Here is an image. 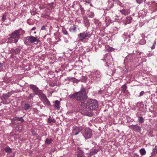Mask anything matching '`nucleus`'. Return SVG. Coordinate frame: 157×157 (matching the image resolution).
Returning <instances> with one entry per match:
<instances>
[{
	"instance_id": "1",
	"label": "nucleus",
	"mask_w": 157,
	"mask_h": 157,
	"mask_svg": "<svg viewBox=\"0 0 157 157\" xmlns=\"http://www.w3.org/2000/svg\"><path fill=\"white\" fill-rule=\"evenodd\" d=\"M69 97L71 99H75L81 105L88 108L90 110H95L98 108V103L96 100L90 99L86 101V90L83 87H82L79 91L70 94Z\"/></svg>"
},
{
	"instance_id": "2",
	"label": "nucleus",
	"mask_w": 157,
	"mask_h": 157,
	"mask_svg": "<svg viewBox=\"0 0 157 157\" xmlns=\"http://www.w3.org/2000/svg\"><path fill=\"white\" fill-rule=\"evenodd\" d=\"M21 30H22V29H20L13 32L11 34H9L10 37L8 38L9 39L12 43H17L20 37V33Z\"/></svg>"
},
{
	"instance_id": "3",
	"label": "nucleus",
	"mask_w": 157,
	"mask_h": 157,
	"mask_svg": "<svg viewBox=\"0 0 157 157\" xmlns=\"http://www.w3.org/2000/svg\"><path fill=\"white\" fill-rule=\"evenodd\" d=\"M89 32L86 31L81 33L78 35L79 37V40L82 42H85L86 40H88L91 36Z\"/></svg>"
},
{
	"instance_id": "4",
	"label": "nucleus",
	"mask_w": 157,
	"mask_h": 157,
	"mask_svg": "<svg viewBox=\"0 0 157 157\" xmlns=\"http://www.w3.org/2000/svg\"><path fill=\"white\" fill-rule=\"evenodd\" d=\"M101 78V74L100 71H97L95 73L91 76V79L93 82H96L99 81Z\"/></svg>"
},
{
	"instance_id": "5",
	"label": "nucleus",
	"mask_w": 157,
	"mask_h": 157,
	"mask_svg": "<svg viewBox=\"0 0 157 157\" xmlns=\"http://www.w3.org/2000/svg\"><path fill=\"white\" fill-rule=\"evenodd\" d=\"M92 135V130L90 128H86L84 129V132L83 134V136L85 139L90 138Z\"/></svg>"
},
{
	"instance_id": "6",
	"label": "nucleus",
	"mask_w": 157,
	"mask_h": 157,
	"mask_svg": "<svg viewBox=\"0 0 157 157\" xmlns=\"http://www.w3.org/2000/svg\"><path fill=\"white\" fill-rule=\"evenodd\" d=\"M29 86L30 89L32 90L33 93L36 95H38L41 93L42 91L40 90L36 85L31 84Z\"/></svg>"
},
{
	"instance_id": "7",
	"label": "nucleus",
	"mask_w": 157,
	"mask_h": 157,
	"mask_svg": "<svg viewBox=\"0 0 157 157\" xmlns=\"http://www.w3.org/2000/svg\"><path fill=\"white\" fill-rule=\"evenodd\" d=\"M26 39L29 42L31 43H33L35 42H36L37 43L40 42L38 39L32 36H27Z\"/></svg>"
},
{
	"instance_id": "8",
	"label": "nucleus",
	"mask_w": 157,
	"mask_h": 157,
	"mask_svg": "<svg viewBox=\"0 0 157 157\" xmlns=\"http://www.w3.org/2000/svg\"><path fill=\"white\" fill-rule=\"evenodd\" d=\"M21 51V49L20 48H11L9 52L12 55H15L19 54Z\"/></svg>"
},
{
	"instance_id": "9",
	"label": "nucleus",
	"mask_w": 157,
	"mask_h": 157,
	"mask_svg": "<svg viewBox=\"0 0 157 157\" xmlns=\"http://www.w3.org/2000/svg\"><path fill=\"white\" fill-rule=\"evenodd\" d=\"M131 127V128L136 132H139L141 131V128L137 125H132Z\"/></svg>"
},
{
	"instance_id": "10",
	"label": "nucleus",
	"mask_w": 157,
	"mask_h": 157,
	"mask_svg": "<svg viewBox=\"0 0 157 157\" xmlns=\"http://www.w3.org/2000/svg\"><path fill=\"white\" fill-rule=\"evenodd\" d=\"M82 130V128L81 126H74L73 127V132H80Z\"/></svg>"
},
{
	"instance_id": "11",
	"label": "nucleus",
	"mask_w": 157,
	"mask_h": 157,
	"mask_svg": "<svg viewBox=\"0 0 157 157\" xmlns=\"http://www.w3.org/2000/svg\"><path fill=\"white\" fill-rule=\"evenodd\" d=\"M121 13L125 16L128 15L130 13V10L126 9H123L120 11Z\"/></svg>"
},
{
	"instance_id": "12",
	"label": "nucleus",
	"mask_w": 157,
	"mask_h": 157,
	"mask_svg": "<svg viewBox=\"0 0 157 157\" xmlns=\"http://www.w3.org/2000/svg\"><path fill=\"white\" fill-rule=\"evenodd\" d=\"M38 95L39 96L41 100L42 101L47 98L46 96L43 93L42 91L41 92V93Z\"/></svg>"
},
{
	"instance_id": "13",
	"label": "nucleus",
	"mask_w": 157,
	"mask_h": 157,
	"mask_svg": "<svg viewBox=\"0 0 157 157\" xmlns=\"http://www.w3.org/2000/svg\"><path fill=\"white\" fill-rule=\"evenodd\" d=\"M78 153L77 154L78 157H85L82 151L78 150Z\"/></svg>"
},
{
	"instance_id": "14",
	"label": "nucleus",
	"mask_w": 157,
	"mask_h": 157,
	"mask_svg": "<svg viewBox=\"0 0 157 157\" xmlns=\"http://www.w3.org/2000/svg\"><path fill=\"white\" fill-rule=\"evenodd\" d=\"M98 151V150L97 149L92 148L90 150V153L91 154V155H94L97 154Z\"/></svg>"
},
{
	"instance_id": "15",
	"label": "nucleus",
	"mask_w": 157,
	"mask_h": 157,
	"mask_svg": "<svg viewBox=\"0 0 157 157\" xmlns=\"http://www.w3.org/2000/svg\"><path fill=\"white\" fill-rule=\"evenodd\" d=\"M54 3L52 2L50 3H48L47 5V7L48 9L49 10H52L54 8V6H53Z\"/></svg>"
},
{
	"instance_id": "16",
	"label": "nucleus",
	"mask_w": 157,
	"mask_h": 157,
	"mask_svg": "<svg viewBox=\"0 0 157 157\" xmlns=\"http://www.w3.org/2000/svg\"><path fill=\"white\" fill-rule=\"evenodd\" d=\"M127 86L126 84H124L121 87V91L123 93H125L127 91Z\"/></svg>"
},
{
	"instance_id": "17",
	"label": "nucleus",
	"mask_w": 157,
	"mask_h": 157,
	"mask_svg": "<svg viewBox=\"0 0 157 157\" xmlns=\"http://www.w3.org/2000/svg\"><path fill=\"white\" fill-rule=\"evenodd\" d=\"M55 107L58 109H59L60 108L59 105L60 104V101L57 100L55 101Z\"/></svg>"
},
{
	"instance_id": "18",
	"label": "nucleus",
	"mask_w": 157,
	"mask_h": 157,
	"mask_svg": "<svg viewBox=\"0 0 157 157\" xmlns=\"http://www.w3.org/2000/svg\"><path fill=\"white\" fill-rule=\"evenodd\" d=\"M132 19V18L131 16L128 17L126 18L125 24H129L131 23Z\"/></svg>"
},
{
	"instance_id": "19",
	"label": "nucleus",
	"mask_w": 157,
	"mask_h": 157,
	"mask_svg": "<svg viewBox=\"0 0 157 157\" xmlns=\"http://www.w3.org/2000/svg\"><path fill=\"white\" fill-rule=\"evenodd\" d=\"M10 95H9V92L6 94H3L2 95V98L4 100H6L8 99Z\"/></svg>"
},
{
	"instance_id": "20",
	"label": "nucleus",
	"mask_w": 157,
	"mask_h": 157,
	"mask_svg": "<svg viewBox=\"0 0 157 157\" xmlns=\"http://www.w3.org/2000/svg\"><path fill=\"white\" fill-rule=\"evenodd\" d=\"M76 28L75 26H73L69 28V31L71 32L75 33L76 31Z\"/></svg>"
},
{
	"instance_id": "21",
	"label": "nucleus",
	"mask_w": 157,
	"mask_h": 157,
	"mask_svg": "<svg viewBox=\"0 0 157 157\" xmlns=\"http://www.w3.org/2000/svg\"><path fill=\"white\" fill-rule=\"evenodd\" d=\"M36 95V94L33 93H31L29 94V96L26 97V98L28 100L33 99Z\"/></svg>"
},
{
	"instance_id": "22",
	"label": "nucleus",
	"mask_w": 157,
	"mask_h": 157,
	"mask_svg": "<svg viewBox=\"0 0 157 157\" xmlns=\"http://www.w3.org/2000/svg\"><path fill=\"white\" fill-rule=\"evenodd\" d=\"M47 121L48 123H55L56 121L54 119H52L51 118V117L50 116H49V118L48 119Z\"/></svg>"
},
{
	"instance_id": "23",
	"label": "nucleus",
	"mask_w": 157,
	"mask_h": 157,
	"mask_svg": "<svg viewBox=\"0 0 157 157\" xmlns=\"http://www.w3.org/2000/svg\"><path fill=\"white\" fill-rule=\"evenodd\" d=\"M52 141V139H48V138H47L45 141V144L48 145L50 144Z\"/></svg>"
},
{
	"instance_id": "24",
	"label": "nucleus",
	"mask_w": 157,
	"mask_h": 157,
	"mask_svg": "<svg viewBox=\"0 0 157 157\" xmlns=\"http://www.w3.org/2000/svg\"><path fill=\"white\" fill-rule=\"evenodd\" d=\"M14 120L15 121L17 120L21 121V122H23L24 121V120L23 119L22 117H15L14 118Z\"/></svg>"
},
{
	"instance_id": "25",
	"label": "nucleus",
	"mask_w": 157,
	"mask_h": 157,
	"mask_svg": "<svg viewBox=\"0 0 157 157\" xmlns=\"http://www.w3.org/2000/svg\"><path fill=\"white\" fill-rule=\"evenodd\" d=\"M87 14L88 17L90 18H93L94 16V13L91 11L88 12Z\"/></svg>"
},
{
	"instance_id": "26",
	"label": "nucleus",
	"mask_w": 157,
	"mask_h": 157,
	"mask_svg": "<svg viewBox=\"0 0 157 157\" xmlns=\"http://www.w3.org/2000/svg\"><path fill=\"white\" fill-rule=\"evenodd\" d=\"M43 102L45 105H47L48 106L51 105L50 102L47 98L43 101Z\"/></svg>"
},
{
	"instance_id": "27",
	"label": "nucleus",
	"mask_w": 157,
	"mask_h": 157,
	"mask_svg": "<svg viewBox=\"0 0 157 157\" xmlns=\"http://www.w3.org/2000/svg\"><path fill=\"white\" fill-rule=\"evenodd\" d=\"M140 152L142 155H144L146 153V151L144 148H142L140 150Z\"/></svg>"
},
{
	"instance_id": "28",
	"label": "nucleus",
	"mask_w": 157,
	"mask_h": 157,
	"mask_svg": "<svg viewBox=\"0 0 157 157\" xmlns=\"http://www.w3.org/2000/svg\"><path fill=\"white\" fill-rule=\"evenodd\" d=\"M84 21L86 26H89L90 24L88 19L86 18H84Z\"/></svg>"
},
{
	"instance_id": "29",
	"label": "nucleus",
	"mask_w": 157,
	"mask_h": 157,
	"mask_svg": "<svg viewBox=\"0 0 157 157\" xmlns=\"http://www.w3.org/2000/svg\"><path fill=\"white\" fill-rule=\"evenodd\" d=\"M4 150H5L6 152L7 153H11L12 151V150L11 148H10L9 147H7L5 148H4Z\"/></svg>"
},
{
	"instance_id": "30",
	"label": "nucleus",
	"mask_w": 157,
	"mask_h": 157,
	"mask_svg": "<svg viewBox=\"0 0 157 157\" xmlns=\"http://www.w3.org/2000/svg\"><path fill=\"white\" fill-rule=\"evenodd\" d=\"M30 106L29 104H25L24 105V109L25 110H27L30 107Z\"/></svg>"
},
{
	"instance_id": "31",
	"label": "nucleus",
	"mask_w": 157,
	"mask_h": 157,
	"mask_svg": "<svg viewBox=\"0 0 157 157\" xmlns=\"http://www.w3.org/2000/svg\"><path fill=\"white\" fill-rule=\"evenodd\" d=\"M138 121L140 123H143L144 122V118L142 117H138Z\"/></svg>"
},
{
	"instance_id": "32",
	"label": "nucleus",
	"mask_w": 157,
	"mask_h": 157,
	"mask_svg": "<svg viewBox=\"0 0 157 157\" xmlns=\"http://www.w3.org/2000/svg\"><path fill=\"white\" fill-rule=\"evenodd\" d=\"M62 32L64 34L68 35V32L67 31L66 29L64 27L62 28Z\"/></svg>"
},
{
	"instance_id": "33",
	"label": "nucleus",
	"mask_w": 157,
	"mask_h": 157,
	"mask_svg": "<svg viewBox=\"0 0 157 157\" xmlns=\"http://www.w3.org/2000/svg\"><path fill=\"white\" fill-rule=\"evenodd\" d=\"M146 41L144 39H141L140 41V44L141 45H143L146 43Z\"/></svg>"
},
{
	"instance_id": "34",
	"label": "nucleus",
	"mask_w": 157,
	"mask_h": 157,
	"mask_svg": "<svg viewBox=\"0 0 157 157\" xmlns=\"http://www.w3.org/2000/svg\"><path fill=\"white\" fill-rule=\"evenodd\" d=\"M116 3L118 5H119L121 7H123V5L122 4V3H121V2L119 0H118L116 2Z\"/></svg>"
},
{
	"instance_id": "35",
	"label": "nucleus",
	"mask_w": 157,
	"mask_h": 157,
	"mask_svg": "<svg viewBox=\"0 0 157 157\" xmlns=\"http://www.w3.org/2000/svg\"><path fill=\"white\" fill-rule=\"evenodd\" d=\"M49 85L52 87H54L56 85V83L54 82H50L49 83Z\"/></svg>"
},
{
	"instance_id": "36",
	"label": "nucleus",
	"mask_w": 157,
	"mask_h": 157,
	"mask_svg": "<svg viewBox=\"0 0 157 157\" xmlns=\"http://www.w3.org/2000/svg\"><path fill=\"white\" fill-rule=\"evenodd\" d=\"M114 6V4L113 3H112L109 5L108 7L109 9L113 8Z\"/></svg>"
},
{
	"instance_id": "37",
	"label": "nucleus",
	"mask_w": 157,
	"mask_h": 157,
	"mask_svg": "<svg viewBox=\"0 0 157 157\" xmlns=\"http://www.w3.org/2000/svg\"><path fill=\"white\" fill-rule=\"evenodd\" d=\"M114 49L112 47H109V48L108 49V51L109 52H111Z\"/></svg>"
},
{
	"instance_id": "38",
	"label": "nucleus",
	"mask_w": 157,
	"mask_h": 157,
	"mask_svg": "<svg viewBox=\"0 0 157 157\" xmlns=\"http://www.w3.org/2000/svg\"><path fill=\"white\" fill-rule=\"evenodd\" d=\"M144 91H141L140 92V94H139V95L138 96L139 97L141 96H142L144 94Z\"/></svg>"
},
{
	"instance_id": "39",
	"label": "nucleus",
	"mask_w": 157,
	"mask_h": 157,
	"mask_svg": "<svg viewBox=\"0 0 157 157\" xmlns=\"http://www.w3.org/2000/svg\"><path fill=\"white\" fill-rule=\"evenodd\" d=\"M130 36L129 35H128L127 36L126 38V39H128V42L130 41Z\"/></svg>"
},
{
	"instance_id": "40",
	"label": "nucleus",
	"mask_w": 157,
	"mask_h": 157,
	"mask_svg": "<svg viewBox=\"0 0 157 157\" xmlns=\"http://www.w3.org/2000/svg\"><path fill=\"white\" fill-rule=\"evenodd\" d=\"M136 2L139 4H140L142 2V0H136Z\"/></svg>"
},
{
	"instance_id": "41",
	"label": "nucleus",
	"mask_w": 157,
	"mask_h": 157,
	"mask_svg": "<svg viewBox=\"0 0 157 157\" xmlns=\"http://www.w3.org/2000/svg\"><path fill=\"white\" fill-rule=\"evenodd\" d=\"M157 152V150H155V149H153V152L155 154H156Z\"/></svg>"
},
{
	"instance_id": "42",
	"label": "nucleus",
	"mask_w": 157,
	"mask_h": 157,
	"mask_svg": "<svg viewBox=\"0 0 157 157\" xmlns=\"http://www.w3.org/2000/svg\"><path fill=\"white\" fill-rule=\"evenodd\" d=\"M45 29V27L44 25H43L41 28V30H44Z\"/></svg>"
},
{
	"instance_id": "43",
	"label": "nucleus",
	"mask_w": 157,
	"mask_h": 157,
	"mask_svg": "<svg viewBox=\"0 0 157 157\" xmlns=\"http://www.w3.org/2000/svg\"><path fill=\"white\" fill-rule=\"evenodd\" d=\"M2 20L3 21H4L6 20V16L4 15L2 17Z\"/></svg>"
},
{
	"instance_id": "44",
	"label": "nucleus",
	"mask_w": 157,
	"mask_h": 157,
	"mask_svg": "<svg viewBox=\"0 0 157 157\" xmlns=\"http://www.w3.org/2000/svg\"><path fill=\"white\" fill-rule=\"evenodd\" d=\"M90 0H86L85 1V2L86 3H89L90 2Z\"/></svg>"
},
{
	"instance_id": "45",
	"label": "nucleus",
	"mask_w": 157,
	"mask_h": 157,
	"mask_svg": "<svg viewBox=\"0 0 157 157\" xmlns=\"http://www.w3.org/2000/svg\"><path fill=\"white\" fill-rule=\"evenodd\" d=\"M0 65L1 66L0 67L1 68H2L3 67V65L1 63H0Z\"/></svg>"
},
{
	"instance_id": "46",
	"label": "nucleus",
	"mask_w": 157,
	"mask_h": 157,
	"mask_svg": "<svg viewBox=\"0 0 157 157\" xmlns=\"http://www.w3.org/2000/svg\"><path fill=\"white\" fill-rule=\"evenodd\" d=\"M91 154L90 152L88 153V157H91V156L93 155H91Z\"/></svg>"
},
{
	"instance_id": "47",
	"label": "nucleus",
	"mask_w": 157,
	"mask_h": 157,
	"mask_svg": "<svg viewBox=\"0 0 157 157\" xmlns=\"http://www.w3.org/2000/svg\"><path fill=\"white\" fill-rule=\"evenodd\" d=\"M80 132H75V135H78V134Z\"/></svg>"
},
{
	"instance_id": "48",
	"label": "nucleus",
	"mask_w": 157,
	"mask_h": 157,
	"mask_svg": "<svg viewBox=\"0 0 157 157\" xmlns=\"http://www.w3.org/2000/svg\"><path fill=\"white\" fill-rule=\"evenodd\" d=\"M155 44H153V46L151 47V49H154L155 48Z\"/></svg>"
},
{
	"instance_id": "49",
	"label": "nucleus",
	"mask_w": 157,
	"mask_h": 157,
	"mask_svg": "<svg viewBox=\"0 0 157 157\" xmlns=\"http://www.w3.org/2000/svg\"><path fill=\"white\" fill-rule=\"evenodd\" d=\"M36 29V27H34L31 30H33Z\"/></svg>"
},
{
	"instance_id": "50",
	"label": "nucleus",
	"mask_w": 157,
	"mask_h": 157,
	"mask_svg": "<svg viewBox=\"0 0 157 157\" xmlns=\"http://www.w3.org/2000/svg\"><path fill=\"white\" fill-rule=\"evenodd\" d=\"M126 36V34L125 33H124L123 35V37L124 38V36Z\"/></svg>"
},
{
	"instance_id": "51",
	"label": "nucleus",
	"mask_w": 157,
	"mask_h": 157,
	"mask_svg": "<svg viewBox=\"0 0 157 157\" xmlns=\"http://www.w3.org/2000/svg\"><path fill=\"white\" fill-rule=\"evenodd\" d=\"M80 7H81V6H80ZM81 11H83V10L84 9L83 8L81 7Z\"/></svg>"
},
{
	"instance_id": "52",
	"label": "nucleus",
	"mask_w": 157,
	"mask_h": 157,
	"mask_svg": "<svg viewBox=\"0 0 157 157\" xmlns=\"http://www.w3.org/2000/svg\"><path fill=\"white\" fill-rule=\"evenodd\" d=\"M154 149L155 150H157V146H155Z\"/></svg>"
},
{
	"instance_id": "53",
	"label": "nucleus",
	"mask_w": 157,
	"mask_h": 157,
	"mask_svg": "<svg viewBox=\"0 0 157 157\" xmlns=\"http://www.w3.org/2000/svg\"><path fill=\"white\" fill-rule=\"evenodd\" d=\"M154 149L155 150H157V146H155Z\"/></svg>"
},
{
	"instance_id": "54",
	"label": "nucleus",
	"mask_w": 157,
	"mask_h": 157,
	"mask_svg": "<svg viewBox=\"0 0 157 157\" xmlns=\"http://www.w3.org/2000/svg\"><path fill=\"white\" fill-rule=\"evenodd\" d=\"M13 55H11V56H10V57H11L13 58Z\"/></svg>"
},
{
	"instance_id": "55",
	"label": "nucleus",
	"mask_w": 157,
	"mask_h": 157,
	"mask_svg": "<svg viewBox=\"0 0 157 157\" xmlns=\"http://www.w3.org/2000/svg\"><path fill=\"white\" fill-rule=\"evenodd\" d=\"M156 44V41H155L154 43V44Z\"/></svg>"
},
{
	"instance_id": "56",
	"label": "nucleus",
	"mask_w": 157,
	"mask_h": 157,
	"mask_svg": "<svg viewBox=\"0 0 157 157\" xmlns=\"http://www.w3.org/2000/svg\"><path fill=\"white\" fill-rule=\"evenodd\" d=\"M105 21H106V22H107V20H106V19H105Z\"/></svg>"
},
{
	"instance_id": "57",
	"label": "nucleus",
	"mask_w": 157,
	"mask_h": 157,
	"mask_svg": "<svg viewBox=\"0 0 157 157\" xmlns=\"http://www.w3.org/2000/svg\"><path fill=\"white\" fill-rule=\"evenodd\" d=\"M34 33H36V32L35 31V32H34Z\"/></svg>"
},
{
	"instance_id": "58",
	"label": "nucleus",
	"mask_w": 157,
	"mask_h": 157,
	"mask_svg": "<svg viewBox=\"0 0 157 157\" xmlns=\"http://www.w3.org/2000/svg\"><path fill=\"white\" fill-rule=\"evenodd\" d=\"M156 98L157 99V98Z\"/></svg>"
}]
</instances>
